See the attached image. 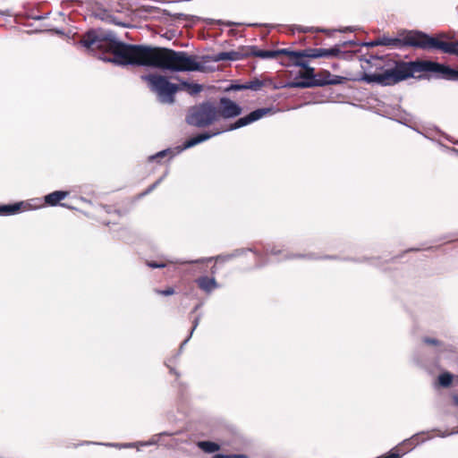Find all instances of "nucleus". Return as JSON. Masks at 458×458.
<instances>
[{
	"label": "nucleus",
	"mask_w": 458,
	"mask_h": 458,
	"mask_svg": "<svg viewBox=\"0 0 458 458\" xmlns=\"http://www.w3.org/2000/svg\"><path fill=\"white\" fill-rule=\"evenodd\" d=\"M340 53L339 46H335L329 49L308 48L301 51H295V54L299 55L298 62H295L293 57H290L288 61H281V64L284 66L294 65L302 68V70L299 72L298 77L293 81H313L316 78L315 70L309 66L307 58L338 56Z\"/></svg>",
	"instance_id": "4"
},
{
	"label": "nucleus",
	"mask_w": 458,
	"mask_h": 458,
	"mask_svg": "<svg viewBox=\"0 0 458 458\" xmlns=\"http://www.w3.org/2000/svg\"><path fill=\"white\" fill-rule=\"evenodd\" d=\"M272 82L271 80L267 81H260L259 79H253L250 81H247L244 84L237 85L234 87L235 89H251V90H259L262 87L270 84Z\"/></svg>",
	"instance_id": "15"
},
{
	"label": "nucleus",
	"mask_w": 458,
	"mask_h": 458,
	"mask_svg": "<svg viewBox=\"0 0 458 458\" xmlns=\"http://www.w3.org/2000/svg\"><path fill=\"white\" fill-rule=\"evenodd\" d=\"M216 105L211 101H205L191 106L185 117L186 123L196 128H206L218 122Z\"/></svg>",
	"instance_id": "5"
},
{
	"label": "nucleus",
	"mask_w": 458,
	"mask_h": 458,
	"mask_svg": "<svg viewBox=\"0 0 458 458\" xmlns=\"http://www.w3.org/2000/svg\"><path fill=\"white\" fill-rule=\"evenodd\" d=\"M148 266L152 268H161L165 267V263L157 262V261H148Z\"/></svg>",
	"instance_id": "22"
},
{
	"label": "nucleus",
	"mask_w": 458,
	"mask_h": 458,
	"mask_svg": "<svg viewBox=\"0 0 458 458\" xmlns=\"http://www.w3.org/2000/svg\"><path fill=\"white\" fill-rule=\"evenodd\" d=\"M170 371L174 372L176 376H178L177 373H175L173 369H170Z\"/></svg>",
	"instance_id": "29"
},
{
	"label": "nucleus",
	"mask_w": 458,
	"mask_h": 458,
	"mask_svg": "<svg viewBox=\"0 0 458 458\" xmlns=\"http://www.w3.org/2000/svg\"><path fill=\"white\" fill-rule=\"evenodd\" d=\"M422 342L427 345H432V346H441L443 344L441 341H439L436 338L428 337V336L423 337Z\"/></svg>",
	"instance_id": "18"
},
{
	"label": "nucleus",
	"mask_w": 458,
	"mask_h": 458,
	"mask_svg": "<svg viewBox=\"0 0 458 458\" xmlns=\"http://www.w3.org/2000/svg\"><path fill=\"white\" fill-rule=\"evenodd\" d=\"M80 44L98 58L118 65L155 67L172 72H203L199 56L184 51L148 45L128 44L112 33L91 30L82 35Z\"/></svg>",
	"instance_id": "1"
},
{
	"label": "nucleus",
	"mask_w": 458,
	"mask_h": 458,
	"mask_svg": "<svg viewBox=\"0 0 458 458\" xmlns=\"http://www.w3.org/2000/svg\"><path fill=\"white\" fill-rule=\"evenodd\" d=\"M296 30L300 32H308V31H311V29L308 28V27H302V26H296Z\"/></svg>",
	"instance_id": "24"
},
{
	"label": "nucleus",
	"mask_w": 458,
	"mask_h": 458,
	"mask_svg": "<svg viewBox=\"0 0 458 458\" xmlns=\"http://www.w3.org/2000/svg\"><path fill=\"white\" fill-rule=\"evenodd\" d=\"M346 78L335 74H332L327 70H322L316 73V78L313 81H296L288 83L290 88H313V87H325L328 85H339L344 83Z\"/></svg>",
	"instance_id": "6"
},
{
	"label": "nucleus",
	"mask_w": 458,
	"mask_h": 458,
	"mask_svg": "<svg viewBox=\"0 0 458 458\" xmlns=\"http://www.w3.org/2000/svg\"><path fill=\"white\" fill-rule=\"evenodd\" d=\"M155 293L159 295L169 296L174 294L175 291L173 287H167L165 290L155 289Z\"/></svg>",
	"instance_id": "19"
},
{
	"label": "nucleus",
	"mask_w": 458,
	"mask_h": 458,
	"mask_svg": "<svg viewBox=\"0 0 458 458\" xmlns=\"http://www.w3.org/2000/svg\"><path fill=\"white\" fill-rule=\"evenodd\" d=\"M216 111L218 112V120L221 118L231 119L239 116L242 112V108L232 99L224 97L219 99Z\"/></svg>",
	"instance_id": "8"
},
{
	"label": "nucleus",
	"mask_w": 458,
	"mask_h": 458,
	"mask_svg": "<svg viewBox=\"0 0 458 458\" xmlns=\"http://www.w3.org/2000/svg\"><path fill=\"white\" fill-rule=\"evenodd\" d=\"M220 132L221 131H213V132L199 133V134H198V135H196V136L187 140L183 143V148H190L191 147H194L195 145H197L199 143H201V142H203L205 140H209L213 136L218 135Z\"/></svg>",
	"instance_id": "14"
},
{
	"label": "nucleus",
	"mask_w": 458,
	"mask_h": 458,
	"mask_svg": "<svg viewBox=\"0 0 458 458\" xmlns=\"http://www.w3.org/2000/svg\"><path fill=\"white\" fill-rule=\"evenodd\" d=\"M159 181L156 182L155 183L151 184L147 190L145 192H143V195H146L149 192H151L156 187L157 185L158 184Z\"/></svg>",
	"instance_id": "23"
},
{
	"label": "nucleus",
	"mask_w": 458,
	"mask_h": 458,
	"mask_svg": "<svg viewBox=\"0 0 458 458\" xmlns=\"http://www.w3.org/2000/svg\"><path fill=\"white\" fill-rule=\"evenodd\" d=\"M195 283L199 289L207 294H210L214 290L219 287V284L214 276H199L195 280Z\"/></svg>",
	"instance_id": "12"
},
{
	"label": "nucleus",
	"mask_w": 458,
	"mask_h": 458,
	"mask_svg": "<svg viewBox=\"0 0 458 458\" xmlns=\"http://www.w3.org/2000/svg\"><path fill=\"white\" fill-rule=\"evenodd\" d=\"M454 380L458 382V376H454L452 373L445 371L438 376L437 384L442 387L447 388L451 386Z\"/></svg>",
	"instance_id": "16"
},
{
	"label": "nucleus",
	"mask_w": 458,
	"mask_h": 458,
	"mask_svg": "<svg viewBox=\"0 0 458 458\" xmlns=\"http://www.w3.org/2000/svg\"><path fill=\"white\" fill-rule=\"evenodd\" d=\"M141 80L148 83L150 90L157 93L162 102L169 104L174 102V95L179 90H185L193 96L203 89L202 85L185 81L180 85L171 83L166 77L160 74L142 75Z\"/></svg>",
	"instance_id": "3"
},
{
	"label": "nucleus",
	"mask_w": 458,
	"mask_h": 458,
	"mask_svg": "<svg viewBox=\"0 0 458 458\" xmlns=\"http://www.w3.org/2000/svg\"><path fill=\"white\" fill-rule=\"evenodd\" d=\"M198 446L205 453L211 454L220 450V445L211 441H200Z\"/></svg>",
	"instance_id": "17"
},
{
	"label": "nucleus",
	"mask_w": 458,
	"mask_h": 458,
	"mask_svg": "<svg viewBox=\"0 0 458 458\" xmlns=\"http://www.w3.org/2000/svg\"><path fill=\"white\" fill-rule=\"evenodd\" d=\"M453 403L455 406L458 407V394H454L452 395Z\"/></svg>",
	"instance_id": "25"
},
{
	"label": "nucleus",
	"mask_w": 458,
	"mask_h": 458,
	"mask_svg": "<svg viewBox=\"0 0 458 458\" xmlns=\"http://www.w3.org/2000/svg\"><path fill=\"white\" fill-rule=\"evenodd\" d=\"M271 112L270 108H259L251 113H250L248 115L244 117L239 118L235 123H231L229 127L226 129H224L222 131H233L236 129H239L241 127L246 126L248 124H250L262 117H264L266 114H269Z\"/></svg>",
	"instance_id": "9"
},
{
	"label": "nucleus",
	"mask_w": 458,
	"mask_h": 458,
	"mask_svg": "<svg viewBox=\"0 0 458 458\" xmlns=\"http://www.w3.org/2000/svg\"><path fill=\"white\" fill-rule=\"evenodd\" d=\"M69 195V191H55L45 196V203L48 206L54 207L60 205L62 207L71 208L66 203H61V200L64 199Z\"/></svg>",
	"instance_id": "13"
},
{
	"label": "nucleus",
	"mask_w": 458,
	"mask_h": 458,
	"mask_svg": "<svg viewBox=\"0 0 458 458\" xmlns=\"http://www.w3.org/2000/svg\"><path fill=\"white\" fill-rule=\"evenodd\" d=\"M199 318H196L193 321V327L191 328V335L192 334L193 330L197 327L198 324H199Z\"/></svg>",
	"instance_id": "26"
},
{
	"label": "nucleus",
	"mask_w": 458,
	"mask_h": 458,
	"mask_svg": "<svg viewBox=\"0 0 458 458\" xmlns=\"http://www.w3.org/2000/svg\"><path fill=\"white\" fill-rule=\"evenodd\" d=\"M249 46L240 47L236 51H229V52H220L212 56H208V58L213 62H221V61H237L242 60L249 55Z\"/></svg>",
	"instance_id": "10"
},
{
	"label": "nucleus",
	"mask_w": 458,
	"mask_h": 458,
	"mask_svg": "<svg viewBox=\"0 0 458 458\" xmlns=\"http://www.w3.org/2000/svg\"><path fill=\"white\" fill-rule=\"evenodd\" d=\"M168 151H169L168 149L159 151L156 155L149 157V160L153 161V160H157L159 158L165 157L167 155Z\"/></svg>",
	"instance_id": "21"
},
{
	"label": "nucleus",
	"mask_w": 458,
	"mask_h": 458,
	"mask_svg": "<svg viewBox=\"0 0 458 458\" xmlns=\"http://www.w3.org/2000/svg\"><path fill=\"white\" fill-rule=\"evenodd\" d=\"M112 22H114V23H115V24H117V25H120V26H125V24H124V23L117 22V21H114V20H112Z\"/></svg>",
	"instance_id": "28"
},
{
	"label": "nucleus",
	"mask_w": 458,
	"mask_h": 458,
	"mask_svg": "<svg viewBox=\"0 0 458 458\" xmlns=\"http://www.w3.org/2000/svg\"><path fill=\"white\" fill-rule=\"evenodd\" d=\"M210 273H211L212 276H214V275L216 273V265H214L211 267Z\"/></svg>",
	"instance_id": "27"
},
{
	"label": "nucleus",
	"mask_w": 458,
	"mask_h": 458,
	"mask_svg": "<svg viewBox=\"0 0 458 458\" xmlns=\"http://www.w3.org/2000/svg\"><path fill=\"white\" fill-rule=\"evenodd\" d=\"M445 34L431 37L422 31L411 30L400 33L398 37L382 36L371 43V46H386L395 48L412 47L422 50H438L441 53L458 56V41H448Z\"/></svg>",
	"instance_id": "2"
},
{
	"label": "nucleus",
	"mask_w": 458,
	"mask_h": 458,
	"mask_svg": "<svg viewBox=\"0 0 458 458\" xmlns=\"http://www.w3.org/2000/svg\"><path fill=\"white\" fill-rule=\"evenodd\" d=\"M0 458H2V457H0Z\"/></svg>",
	"instance_id": "30"
},
{
	"label": "nucleus",
	"mask_w": 458,
	"mask_h": 458,
	"mask_svg": "<svg viewBox=\"0 0 458 458\" xmlns=\"http://www.w3.org/2000/svg\"><path fill=\"white\" fill-rule=\"evenodd\" d=\"M31 205L26 201H20L13 204L0 205L1 216L15 215L23 211L30 210Z\"/></svg>",
	"instance_id": "11"
},
{
	"label": "nucleus",
	"mask_w": 458,
	"mask_h": 458,
	"mask_svg": "<svg viewBox=\"0 0 458 458\" xmlns=\"http://www.w3.org/2000/svg\"><path fill=\"white\" fill-rule=\"evenodd\" d=\"M249 55L250 56H256L262 59H278L283 61L281 59L282 56H285L287 58V61L290 57H293L295 62H298L299 55L295 54V51H292L288 48H282V49H276V50H262L259 49L256 46H249Z\"/></svg>",
	"instance_id": "7"
},
{
	"label": "nucleus",
	"mask_w": 458,
	"mask_h": 458,
	"mask_svg": "<svg viewBox=\"0 0 458 458\" xmlns=\"http://www.w3.org/2000/svg\"><path fill=\"white\" fill-rule=\"evenodd\" d=\"M213 458H248L246 454H216L213 456Z\"/></svg>",
	"instance_id": "20"
}]
</instances>
